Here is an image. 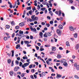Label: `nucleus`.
<instances>
[{
    "label": "nucleus",
    "mask_w": 79,
    "mask_h": 79,
    "mask_svg": "<svg viewBox=\"0 0 79 79\" xmlns=\"http://www.w3.org/2000/svg\"><path fill=\"white\" fill-rule=\"evenodd\" d=\"M29 64L28 63H24V64H23L22 66V68H24V69H26V68L25 67H26V66H29Z\"/></svg>",
    "instance_id": "nucleus-1"
},
{
    "label": "nucleus",
    "mask_w": 79,
    "mask_h": 79,
    "mask_svg": "<svg viewBox=\"0 0 79 79\" xmlns=\"http://www.w3.org/2000/svg\"><path fill=\"white\" fill-rule=\"evenodd\" d=\"M69 29L71 31H75V30H76V28L74 27V28L72 26H70L69 27Z\"/></svg>",
    "instance_id": "nucleus-2"
},
{
    "label": "nucleus",
    "mask_w": 79,
    "mask_h": 79,
    "mask_svg": "<svg viewBox=\"0 0 79 79\" xmlns=\"http://www.w3.org/2000/svg\"><path fill=\"white\" fill-rule=\"evenodd\" d=\"M29 26H30V28L31 31H33L34 32H36L37 30H36V29H35V28H32V26H31L30 25H29Z\"/></svg>",
    "instance_id": "nucleus-3"
},
{
    "label": "nucleus",
    "mask_w": 79,
    "mask_h": 79,
    "mask_svg": "<svg viewBox=\"0 0 79 79\" xmlns=\"http://www.w3.org/2000/svg\"><path fill=\"white\" fill-rule=\"evenodd\" d=\"M39 75H40V77H43V76H45V73L44 72H43L41 74L40 73H39Z\"/></svg>",
    "instance_id": "nucleus-4"
},
{
    "label": "nucleus",
    "mask_w": 79,
    "mask_h": 79,
    "mask_svg": "<svg viewBox=\"0 0 79 79\" xmlns=\"http://www.w3.org/2000/svg\"><path fill=\"white\" fill-rule=\"evenodd\" d=\"M56 32L57 33L59 34V35H61V31H60V30L59 29H57Z\"/></svg>",
    "instance_id": "nucleus-5"
},
{
    "label": "nucleus",
    "mask_w": 79,
    "mask_h": 79,
    "mask_svg": "<svg viewBox=\"0 0 79 79\" xmlns=\"http://www.w3.org/2000/svg\"><path fill=\"white\" fill-rule=\"evenodd\" d=\"M75 48L76 50H78L79 48V44H77L75 46Z\"/></svg>",
    "instance_id": "nucleus-6"
},
{
    "label": "nucleus",
    "mask_w": 79,
    "mask_h": 79,
    "mask_svg": "<svg viewBox=\"0 0 79 79\" xmlns=\"http://www.w3.org/2000/svg\"><path fill=\"white\" fill-rule=\"evenodd\" d=\"M19 69V67H15L14 69V71H17L18 69Z\"/></svg>",
    "instance_id": "nucleus-7"
},
{
    "label": "nucleus",
    "mask_w": 79,
    "mask_h": 79,
    "mask_svg": "<svg viewBox=\"0 0 79 79\" xmlns=\"http://www.w3.org/2000/svg\"><path fill=\"white\" fill-rule=\"evenodd\" d=\"M61 75L57 74L56 77L57 78V79H59V77H61Z\"/></svg>",
    "instance_id": "nucleus-8"
},
{
    "label": "nucleus",
    "mask_w": 79,
    "mask_h": 79,
    "mask_svg": "<svg viewBox=\"0 0 79 79\" xmlns=\"http://www.w3.org/2000/svg\"><path fill=\"white\" fill-rule=\"evenodd\" d=\"M39 35L40 37H41V38H42V37H43V33L42 32H40L39 34Z\"/></svg>",
    "instance_id": "nucleus-9"
},
{
    "label": "nucleus",
    "mask_w": 79,
    "mask_h": 79,
    "mask_svg": "<svg viewBox=\"0 0 79 79\" xmlns=\"http://www.w3.org/2000/svg\"><path fill=\"white\" fill-rule=\"evenodd\" d=\"M63 26L61 25H60L59 26V28L60 29H63Z\"/></svg>",
    "instance_id": "nucleus-10"
},
{
    "label": "nucleus",
    "mask_w": 79,
    "mask_h": 79,
    "mask_svg": "<svg viewBox=\"0 0 79 79\" xmlns=\"http://www.w3.org/2000/svg\"><path fill=\"white\" fill-rule=\"evenodd\" d=\"M38 19H39L38 17H35L33 19V20H34V21H37V20H38Z\"/></svg>",
    "instance_id": "nucleus-11"
},
{
    "label": "nucleus",
    "mask_w": 79,
    "mask_h": 79,
    "mask_svg": "<svg viewBox=\"0 0 79 79\" xmlns=\"http://www.w3.org/2000/svg\"><path fill=\"white\" fill-rule=\"evenodd\" d=\"M55 50H56V47H52V51H55Z\"/></svg>",
    "instance_id": "nucleus-12"
},
{
    "label": "nucleus",
    "mask_w": 79,
    "mask_h": 79,
    "mask_svg": "<svg viewBox=\"0 0 79 79\" xmlns=\"http://www.w3.org/2000/svg\"><path fill=\"white\" fill-rule=\"evenodd\" d=\"M32 10H30L28 11V13L30 15H32Z\"/></svg>",
    "instance_id": "nucleus-13"
},
{
    "label": "nucleus",
    "mask_w": 79,
    "mask_h": 79,
    "mask_svg": "<svg viewBox=\"0 0 79 79\" xmlns=\"http://www.w3.org/2000/svg\"><path fill=\"white\" fill-rule=\"evenodd\" d=\"M19 25L20 26H23L24 25V23H19Z\"/></svg>",
    "instance_id": "nucleus-14"
},
{
    "label": "nucleus",
    "mask_w": 79,
    "mask_h": 79,
    "mask_svg": "<svg viewBox=\"0 0 79 79\" xmlns=\"http://www.w3.org/2000/svg\"><path fill=\"white\" fill-rule=\"evenodd\" d=\"M63 65L64 66H68V64L66 62H64L63 63Z\"/></svg>",
    "instance_id": "nucleus-15"
},
{
    "label": "nucleus",
    "mask_w": 79,
    "mask_h": 79,
    "mask_svg": "<svg viewBox=\"0 0 79 79\" xmlns=\"http://www.w3.org/2000/svg\"><path fill=\"white\" fill-rule=\"evenodd\" d=\"M11 25L12 26H14L15 24V22L14 21H12V22H10Z\"/></svg>",
    "instance_id": "nucleus-16"
},
{
    "label": "nucleus",
    "mask_w": 79,
    "mask_h": 79,
    "mask_svg": "<svg viewBox=\"0 0 79 79\" xmlns=\"http://www.w3.org/2000/svg\"><path fill=\"white\" fill-rule=\"evenodd\" d=\"M66 45L67 46V47H69V43L68 41H67L66 43Z\"/></svg>",
    "instance_id": "nucleus-17"
},
{
    "label": "nucleus",
    "mask_w": 79,
    "mask_h": 79,
    "mask_svg": "<svg viewBox=\"0 0 79 79\" xmlns=\"http://www.w3.org/2000/svg\"><path fill=\"white\" fill-rule=\"evenodd\" d=\"M57 57L58 58H61V56L60 54H59L57 55Z\"/></svg>",
    "instance_id": "nucleus-18"
},
{
    "label": "nucleus",
    "mask_w": 79,
    "mask_h": 79,
    "mask_svg": "<svg viewBox=\"0 0 79 79\" xmlns=\"http://www.w3.org/2000/svg\"><path fill=\"white\" fill-rule=\"evenodd\" d=\"M24 44H29V41H24Z\"/></svg>",
    "instance_id": "nucleus-19"
},
{
    "label": "nucleus",
    "mask_w": 79,
    "mask_h": 79,
    "mask_svg": "<svg viewBox=\"0 0 79 79\" xmlns=\"http://www.w3.org/2000/svg\"><path fill=\"white\" fill-rule=\"evenodd\" d=\"M60 62H61L62 63H64V62H66V60H65V59H63L62 60H61L60 61Z\"/></svg>",
    "instance_id": "nucleus-20"
},
{
    "label": "nucleus",
    "mask_w": 79,
    "mask_h": 79,
    "mask_svg": "<svg viewBox=\"0 0 79 79\" xmlns=\"http://www.w3.org/2000/svg\"><path fill=\"white\" fill-rule=\"evenodd\" d=\"M10 76H13V71H11L10 72Z\"/></svg>",
    "instance_id": "nucleus-21"
},
{
    "label": "nucleus",
    "mask_w": 79,
    "mask_h": 79,
    "mask_svg": "<svg viewBox=\"0 0 79 79\" xmlns=\"http://www.w3.org/2000/svg\"><path fill=\"white\" fill-rule=\"evenodd\" d=\"M19 33L20 34H23L24 32L23 31H22L21 30H20L19 31Z\"/></svg>",
    "instance_id": "nucleus-22"
},
{
    "label": "nucleus",
    "mask_w": 79,
    "mask_h": 79,
    "mask_svg": "<svg viewBox=\"0 0 79 79\" xmlns=\"http://www.w3.org/2000/svg\"><path fill=\"white\" fill-rule=\"evenodd\" d=\"M19 47H20V44H19L17 45L16 47V49H18V48Z\"/></svg>",
    "instance_id": "nucleus-23"
},
{
    "label": "nucleus",
    "mask_w": 79,
    "mask_h": 79,
    "mask_svg": "<svg viewBox=\"0 0 79 79\" xmlns=\"http://www.w3.org/2000/svg\"><path fill=\"white\" fill-rule=\"evenodd\" d=\"M7 62L9 64L11 63V60L10 59H9L7 60Z\"/></svg>",
    "instance_id": "nucleus-24"
},
{
    "label": "nucleus",
    "mask_w": 79,
    "mask_h": 79,
    "mask_svg": "<svg viewBox=\"0 0 79 79\" xmlns=\"http://www.w3.org/2000/svg\"><path fill=\"white\" fill-rule=\"evenodd\" d=\"M74 35L75 38H77V33H76L75 34H74Z\"/></svg>",
    "instance_id": "nucleus-25"
},
{
    "label": "nucleus",
    "mask_w": 79,
    "mask_h": 79,
    "mask_svg": "<svg viewBox=\"0 0 79 79\" xmlns=\"http://www.w3.org/2000/svg\"><path fill=\"white\" fill-rule=\"evenodd\" d=\"M49 13L52 16H53V12H52V11H50L49 12Z\"/></svg>",
    "instance_id": "nucleus-26"
},
{
    "label": "nucleus",
    "mask_w": 79,
    "mask_h": 79,
    "mask_svg": "<svg viewBox=\"0 0 79 79\" xmlns=\"http://www.w3.org/2000/svg\"><path fill=\"white\" fill-rule=\"evenodd\" d=\"M74 77L75 78H76V79H79V77H78V76H77V75H74Z\"/></svg>",
    "instance_id": "nucleus-27"
},
{
    "label": "nucleus",
    "mask_w": 79,
    "mask_h": 79,
    "mask_svg": "<svg viewBox=\"0 0 79 79\" xmlns=\"http://www.w3.org/2000/svg\"><path fill=\"white\" fill-rule=\"evenodd\" d=\"M27 10H31V7H27L26 8Z\"/></svg>",
    "instance_id": "nucleus-28"
},
{
    "label": "nucleus",
    "mask_w": 79,
    "mask_h": 79,
    "mask_svg": "<svg viewBox=\"0 0 79 79\" xmlns=\"http://www.w3.org/2000/svg\"><path fill=\"white\" fill-rule=\"evenodd\" d=\"M45 8H41V11H44L45 10Z\"/></svg>",
    "instance_id": "nucleus-29"
},
{
    "label": "nucleus",
    "mask_w": 79,
    "mask_h": 79,
    "mask_svg": "<svg viewBox=\"0 0 79 79\" xmlns=\"http://www.w3.org/2000/svg\"><path fill=\"white\" fill-rule=\"evenodd\" d=\"M15 28L16 29H19V26H16L15 27Z\"/></svg>",
    "instance_id": "nucleus-30"
},
{
    "label": "nucleus",
    "mask_w": 79,
    "mask_h": 79,
    "mask_svg": "<svg viewBox=\"0 0 79 79\" xmlns=\"http://www.w3.org/2000/svg\"><path fill=\"white\" fill-rule=\"evenodd\" d=\"M17 5H20V2H19V0H17Z\"/></svg>",
    "instance_id": "nucleus-31"
},
{
    "label": "nucleus",
    "mask_w": 79,
    "mask_h": 79,
    "mask_svg": "<svg viewBox=\"0 0 79 79\" xmlns=\"http://www.w3.org/2000/svg\"><path fill=\"white\" fill-rule=\"evenodd\" d=\"M44 36L45 37H48V36L47 35V33L44 34Z\"/></svg>",
    "instance_id": "nucleus-32"
},
{
    "label": "nucleus",
    "mask_w": 79,
    "mask_h": 79,
    "mask_svg": "<svg viewBox=\"0 0 79 79\" xmlns=\"http://www.w3.org/2000/svg\"><path fill=\"white\" fill-rule=\"evenodd\" d=\"M23 60H27V56L25 57V56H23Z\"/></svg>",
    "instance_id": "nucleus-33"
},
{
    "label": "nucleus",
    "mask_w": 79,
    "mask_h": 79,
    "mask_svg": "<svg viewBox=\"0 0 79 79\" xmlns=\"http://www.w3.org/2000/svg\"><path fill=\"white\" fill-rule=\"evenodd\" d=\"M12 56H14V51H12Z\"/></svg>",
    "instance_id": "nucleus-34"
},
{
    "label": "nucleus",
    "mask_w": 79,
    "mask_h": 79,
    "mask_svg": "<svg viewBox=\"0 0 79 79\" xmlns=\"http://www.w3.org/2000/svg\"><path fill=\"white\" fill-rule=\"evenodd\" d=\"M46 62L47 64H48V65H50V62H49L48 60H47L46 61Z\"/></svg>",
    "instance_id": "nucleus-35"
},
{
    "label": "nucleus",
    "mask_w": 79,
    "mask_h": 79,
    "mask_svg": "<svg viewBox=\"0 0 79 79\" xmlns=\"http://www.w3.org/2000/svg\"><path fill=\"white\" fill-rule=\"evenodd\" d=\"M61 15V10H60L59 12V14L58 16H60Z\"/></svg>",
    "instance_id": "nucleus-36"
},
{
    "label": "nucleus",
    "mask_w": 79,
    "mask_h": 79,
    "mask_svg": "<svg viewBox=\"0 0 79 79\" xmlns=\"http://www.w3.org/2000/svg\"><path fill=\"white\" fill-rule=\"evenodd\" d=\"M47 34L48 36H51V33L50 32H48Z\"/></svg>",
    "instance_id": "nucleus-37"
},
{
    "label": "nucleus",
    "mask_w": 79,
    "mask_h": 79,
    "mask_svg": "<svg viewBox=\"0 0 79 79\" xmlns=\"http://www.w3.org/2000/svg\"><path fill=\"white\" fill-rule=\"evenodd\" d=\"M46 26L47 27H50V24L47 23V24H46Z\"/></svg>",
    "instance_id": "nucleus-38"
},
{
    "label": "nucleus",
    "mask_w": 79,
    "mask_h": 79,
    "mask_svg": "<svg viewBox=\"0 0 79 79\" xmlns=\"http://www.w3.org/2000/svg\"><path fill=\"white\" fill-rule=\"evenodd\" d=\"M76 68L77 70H79V65H77V67H76Z\"/></svg>",
    "instance_id": "nucleus-39"
},
{
    "label": "nucleus",
    "mask_w": 79,
    "mask_h": 79,
    "mask_svg": "<svg viewBox=\"0 0 79 79\" xmlns=\"http://www.w3.org/2000/svg\"><path fill=\"white\" fill-rule=\"evenodd\" d=\"M34 17H35V15H33L31 17V18L33 20L34 19Z\"/></svg>",
    "instance_id": "nucleus-40"
},
{
    "label": "nucleus",
    "mask_w": 79,
    "mask_h": 79,
    "mask_svg": "<svg viewBox=\"0 0 79 79\" xmlns=\"http://www.w3.org/2000/svg\"><path fill=\"white\" fill-rule=\"evenodd\" d=\"M6 28H7V29H9V28H10V26H9L8 25H6Z\"/></svg>",
    "instance_id": "nucleus-41"
},
{
    "label": "nucleus",
    "mask_w": 79,
    "mask_h": 79,
    "mask_svg": "<svg viewBox=\"0 0 79 79\" xmlns=\"http://www.w3.org/2000/svg\"><path fill=\"white\" fill-rule=\"evenodd\" d=\"M22 64H23V63L21 62H20L19 63V66L20 67L22 66L23 65H22Z\"/></svg>",
    "instance_id": "nucleus-42"
},
{
    "label": "nucleus",
    "mask_w": 79,
    "mask_h": 79,
    "mask_svg": "<svg viewBox=\"0 0 79 79\" xmlns=\"http://www.w3.org/2000/svg\"><path fill=\"white\" fill-rule=\"evenodd\" d=\"M47 2H44L43 3V5H47Z\"/></svg>",
    "instance_id": "nucleus-43"
},
{
    "label": "nucleus",
    "mask_w": 79,
    "mask_h": 79,
    "mask_svg": "<svg viewBox=\"0 0 79 79\" xmlns=\"http://www.w3.org/2000/svg\"><path fill=\"white\" fill-rule=\"evenodd\" d=\"M14 62V61L12 60V64L11 66H13V65H14V64H13V63Z\"/></svg>",
    "instance_id": "nucleus-44"
},
{
    "label": "nucleus",
    "mask_w": 79,
    "mask_h": 79,
    "mask_svg": "<svg viewBox=\"0 0 79 79\" xmlns=\"http://www.w3.org/2000/svg\"><path fill=\"white\" fill-rule=\"evenodd\" d=\"M46 5L48 8H49L50 6H49V4H48V3H47V4H46Z\"/></svg>",
    "instance_id": "nucleus-45"
},
{
    "label": "nucleus",
    "mask_w": 79,
    "mask_h": 79,
    "mask_svg": "<svg viewBox=\"0 0 79 79\" xmlns=\"http://www.w3.org/2000/svg\"><path fill=\"white\" fill-rule=\"evenodd\" d=\"M15 63L17 64H19V61H18L17 60H16Z\"/></svg>",
    "instance_id": "nucleus-46"
},
{
    "label": "nucleus",
    "mask_w": 79,
    "mask_h": 79,
    "mask_svg": "<svg viewBox=\"0 0 79 79\" xmlns=\"http://www.w3.org/2000/svg\"><path fill=\"white\" fill-rule=\"evenodd\" d=\"M30 77L31 79H34V77L33 76V75H32L30 76Z\"/></svg>",
    "instance_id": "nucleus-47"
},
{
    "label": "nucleus",
    "mask_w": 79,
    "mask_h": 79,
    "mask_svg": "<svg viewBox=\"0 0 79 79\" xmlns=\"http://www.w3.org/2000/svg\"><path fill=\"white\" fill-rule=\"evenodd\" d=\"M50 24H53V21H51L50 22Z\"/></svg>",
    "instance_id": "nucleus-48"
},
{
    "label": "nucleus",
    "mask_w": 79,
    "mask_h": 79,
    "mask_svg": "<svg viewBox=\"0 0 79 79\" xmlns=\"http://www.w3.org/2000/svg\"><path fill=\"white\" fill-rule=\"evenodd\" d=\"M21 77H24V73H23L22 75H21Z\"/></svg>",
    "instance_id": "nucleus-49"
},
{
    "label": "nucleus",
    "mask_w": 79,
    "mask_h": 79,
    "mask_svg": "<svg viewBox=\"0 0 79 79\" xmlns=\"http://www.w3.org/2000/svg\"><path fill=\"white\" fill-rule=\"evenodd\" d=\"M59 50H63V48L61 47H60L59 48Z\"/></svg>",
    "instance_id": "nucleus-50"
},
{
    "label": "nucleus",
    "mask_w": 79,
    "mask_h": 79,
    "mask_svg": "<svg viewBox=\"0 0 79 79\" xmlns=\"http://www.w3.org/2000/svg\"><path fill=\"white\" fill-rule=\"evenodd\" d=\"M62 25H63V26H64V25L66 24V22H64L62 23Z\"/></svg>",
    "instance_id": "nucleus-51"
},
{
    "label": "nucleus",
    "mask_w": 79,
    "mask_h": 79,
    "mask_svg": "<svg viewBox=\"0 0 79 79\" xmlns=\"http://www.w3.org/2000/svg\"><path fill=\"white\" fill-rule=\"evenodd\" d=\"M32 73H34V71H35V70L34 69H32L31 70Z\"/></svg>",
    "instance_id": "nucleus-52"
},
{
    "label": "nucleus",
    "mask_w": 79,
    "mask_h": 79,
    "mask_svg": "<svg viewBox=\"0 0 79 79\" xmlns=\"http://www.w3.org/2000/svg\"><path fill=\"white\" fill-rule=\"evenodd\" d=\"M47 18H48V19H49V20L50 19H51V18H50V16H48L47 17Z\"/></svg>",
    "instance_id": "nucleus-53"
},
{
    "label": "nucleus",
    "mask_w": 79,
    "mask_h": 79,
    "mask_svg": "<svg viewBox=\"0 0 79 79\" xmlns=\"http://www.w3.org/2000/svg\"><path fill=\"white\" fill-rule=\"evenodd\" d=\"M52 59H48V61H52Z\"/></svg>",
    "instance_id": "nucleus-54"
},
{
    "label": "nucleus",
    "mask_w": 79,
    "mask_h": 79,
    "mask_svg": "<svg viewBox=\"0 0 79 79\" xmlns=\"http://www.w3.org/2000/svg\"><path fill=\"white\" fill-rule=\"evenodd\" d=\"M21 45H23V44H24V42H23V41H21Z\"/></svg>",
    "instance_id": "nucleus-55"
},
{
    "label": "nucleus",
    "mask_w": 79,
    "mask_h": 79,
    "mask_svg": "<svg viewBox=\"0 0 79 79\" xmlns=\"http://www.w3.org/2000/svg\"><path fill=\"white\" fill-rule=\"evenodd\" d=\"M30 39H33V36L32 35L30 36Z\"/></svg>",
    "instance_id": "nucleus-56"
},
{
    "label": "nucleus",
    "mask_w": 79,
    "mask_h": 79,
    "mask_svg": "<svg viewBox=\"0 0 79 79\" xmlns=\"http://www.w3.org/2000/svg\"><path fill=\"white\" fill-rule=\"evenodd\" d=\"M71 9H72V10H74V9H75V8H74V7L73 6H72Z\"/></svg>",
    "instance_id": "nucleus-57"
},
{
    "label": "nucleus",
    "mask_w": 79,
    "mask_h": 79,
    "mask_svg": "<svg viewBox=\"0 0 79 79\" xmlns=\"http://www.w3.org/2000/svg\"><path fill=\"white\" fill-rule=\"evenodd\" d=\"M32 65L31 64L29 65V68H32Z\"/></svg>",
    "instance_id": "nucleus-58"
},
{
    "label": "nucleus",
    "mask_w": 79,
    "mask_h": 79,
    "mask_svg": "<svg viewBox=\"0 0 79 79\" xmlns=\"http://www.w3.org/2000/svg\"><path fill=\"white\" fill-rule=\"evenodd\" d=\"M4 39L5 40H7V37H5L4 38Z\"/></svg>",
    "instance_id": "nucleus-59"
},
{
    "label": "nucleus",
    "mask_w": 79,
    "mask_h": 79,
    "mask_svg": "<svg viewBox=\"0 0 79 79\" xmlns=\"http://www.w3.org/2000/svg\"><path fill=\"white\" fill-rule=\"evenodd\" d=\"M40 51H43L44 50V49L43 48H40Z\"/></svg>",
    "instance_id": "nucleus-60"
},
{
    "label": "nucleus",
    "mask_w": 79,
    "mask_h": 79,
    "mask_svg": "<svg viewBox=\"0 0 79 79\" xmlns=\"http://www.w3.org/2000/svg\"><path fill=\"white\" fill-rule=\"evenodd\" d=\"M44 40L45 41H47V38H44Z\"/></svg>",
    "instance_id": "nucleus-61"
},
{
    "label": "nucleus",
    "mask_w": 79,
    "mask_h": 79,
    "mask_svg": "<svg viewBox=\"0 0 79 79\" xmlns=\"http://www.w3.org/2000/svg\"><path fill=\"white\" fill-rule=\"evenodd\" d=\"M34 77H35V79H36L37 78V75H36L35 74H34Z\"/></svg>",
    "instance_id": "nucleus-62"
},
{
    "label": "nucleus",
    "mask_w": 79,
    "mask_h": 79,
    "mask_svg": "<svg viewBox=\"0 0 79 79\" xmlns=\"http://www.w3.org/2000/svg\"><path fill=\"white\" fill-rule=\"evenodd\" d=\"M41 24L42 25H45V23L44 22H42L41 23Z\"/></svg>",
    "instance_id": "nucleus-63"
},
{
    "label": "nucleus",
    "mask_w": 79,
    "mask_h": 79,
    "mask_svg": "<svg viewBox=\"0 0 79 79\" xmlns=\"http://www.w3.org/2000/svg\"><path fill=\"white\" fill-rule=\"evenodd\" d=\"M21 61H22V62H23V63H24V60H23V59H21Z\"/></svg>",
    "instance_id": "nucleus-64"
}]
</instances>
